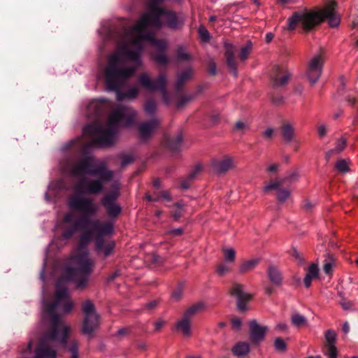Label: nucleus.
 I'll return each mask as SVG.
<instances>
[{
  "instance_id": "37",
  "label": "nucleus",
  "mask_w": 358,
  "mask_h": 358,
  "mask_svg": "<svg viewBox=\"0 0 358 358\" xmlns=\"http://www.w3.org/2000/svg\"><path fill=\"white\" fill-rule=\"evenodd\" d=\"M291 321L293 325L301 327L306 324V318L299 313H294L291 316Z\"/></svg>"
},
{
  "instance_id": "54",
  "label": "nucleus",
  "mask_w": 358,
  "mask_h": 358,
  "mask_svg": "<svg viewBox=\"0 0 358 358\" xmlns=\"http://www.w3.org/2000/svg\"><path fill=\"white\" fill-rule=\"evenodd\" d=\"M327 352L325 355H328L329 358H337V348L335 345H330L326 347Z\"/></svg>"
},
{
  "instance_id": "27",
  "label": "nucleus",
  "mask_w": 358,
  "mask_h": 358,
  "mask_svg": "<svg viewBox=\"0 0 358 358\" xmlns=\"http://www.w3.org/2000/svg\"><path fill=\"white\" fill-rule=\"evenodd\" d=\"M280 129L282 137L285 142L289 143L292 141L294 134V129L289 122L283 121Z\"/></svg>"
},
{
  "instance_id": "16",
  "label": "nucleus",
  "mask_w": 358,
  "mask_h": 358,
  "mask_svg": "<svg viewBox=\"0 0 358 358\" xmlns=\"http://www.w3.org/2000/svg\"><path fill=\"white\" fill-rule=\"evenodd\" d=\"M322 59L320 55L314 57L310 62L307 69V77L309 81L314 84L320 78L322 69Z\"/></svg>"
},
{
  "instance_id": "28",
  "label": "nucleus",
  "mask_w": 358,
  "mask_h": 358,
  "mask_svg": "<svg viewBox=\"0 0 358 358\" xmlns=\"http://www.w3.org/2000/svg\"><path fill=\"white\" fill-rule=\"evenodd\" d=\"M115 92L117 94V99L119 101H122L125 99H134L139 94V90L136 87H131L124 92H121L120 90Z\"/></svg>"
},
{
  "instance_id": "53",
  "label": "nucleus",
  "mask_w": 358,
  "mask_h": 358,
  "mask_svg": "<svg viewBox=\"0 0 358 358\" xmlns=\"http://www.w3.org/2000/svg\"><path fill=\"white\" fill-rule=\"evenodd\" d=\"M242 324V320L238 317H234L231 320V328L235 331H240Z\"/></svg>"
},
{
  "instance_id": "10",
  "label": "nucleus",
  "mask_w": 358,
  "mask_h": 358,
  "mask_svg": "<svg viewBox=\"0 0 358 358\" xmlns=\"http://www.w3.org/2000/svg\"><path fill=\"white\" fill-rule=\"evenodd\" d=\"M120 195L118 187L113 185L111 189L101 199V203L111 220L117 219L122 211L121 206L117 202Z\"/></svg>"
},
{
  "instance_id": "9",
  "label": "nucleus",
  "mask_w": 358,
  "mask_h": 358,
  "mask_svg": "<svg viewBox=\"0 0 358 358\" xmlns=\"http://www.w3.org/2000/svg\"><path fill=\"white\" fill-rule=\"evenodd\" d=\"M82 311L84 318L81 325V333L91 337L99 326V316L90 300H86L83 303Z\"/></svg>"
},
{
  "instance_id": "30",
  "label": "nucleus",
  "mask_w": 358,
  "mask_h": 358,
  "mask_svg": "<svg viewBox=\"0 0 358 358\" xmlns=\"http://www.w3.org/2000/svg\"><path fill=\"white\" fill-rule=\"evenodd\" d=\"M190 321L182 316L176 324V329L180 331L185 336H189L191 334Z\"/></svg>"
},
{
  "instance_id": "64",
  "label": "nucleus",
  "mask_w": 358,
  "mask_h": 358,
  "mask_svg": "<svg viewBox=\"0 0 358 358\" xmlns=\"http://www.w3.org/2000/svg\"><path fill=\"white\" fill-rule=\"evenodd\" d=\"M171 296L173 299L176 300H179L182 296V289L180 287H178L173 292Z\"/></svg>"
},
{
  "instance_id": "42",
  "label": "nucleus",
  "mask_w": 358,
  "mask_h": 358,
  "mask_svg": "<svg viewBox=\"0 0 358 358\" xmlns=\"http://www.w3.org/2000/svg\"><path fill=\"white\" fill-rule=\"evenodd\" d=\"M274 347L275 349L280 352H285L287 350V344L280 337L275 338Z\"/></svg>"
},
{
  "instance_id": "4",
  "label": "nucleus",
  "mask_w": 358,
  "mask_h": 358,
  "mask_svg": "<svg viewBox=\"0 0 358 358\" xmlns=\"http://www.w3.org/2000/svg\"><path fill=\"white\" fill-rule=\"evenodd\" d=\"M136 111L131 107L117 106L110 115L106 129L101 123H92L84 131L92 138V144L96 147H109L113 145L119 124L124 122L126 126L133 124Z\"/></svg>"
},
{
  "instance_id": "21",
  "label": "nucleus",
  "mask_w": 358,
  "mask_h": 358,
  "mask_svg": "<svg viewBox=\"0 0 358 358\" xmlns=\"http://www.w3.org/2000/svg\"><path fill=\"white\" fill-rule=\"evenodd\" d=\"M211 166L215 173L223 174L232 168L233 161L230 157L224 156L221 159L213 160Z\"/></svg>"
},
{
  "instance_id": "22",
  "label": "nucleus",
  "mask_w": 358,
  "mask_h": 358,
  "mask_svg": "<svg viewBox=\"0 0 358 358\" xmlns=\"http://www.w3.org/2000/svg\"><path fill=\"white\" fill-rule=\"evenodd\" d=\"M159 125V120L156 118L141 123L139 126L140 138L146 141L151 136L153 130Z\"/></svg>"
},
{
  "instance_id": "1",
  "label": "nucleus",
  "mask_w": 358,
  "mask_h": 358,
  "mask_svg": "<svg viewBox=\"0 0 358 358\" xmlns=\"http://www.w3.org/2000/svg\"><path fill=\"white\" fill-rule=\"evenodd\" d=\"M69 207L73 210L81 212L82 214L76 220L73 218L72 213H65L63 221L68 225L63 227L62 236L66 239H70L80 229L92 227L96 231L102 234H113L114 231L113 224L108 220L101 222L99 219H92L98 212V206L93 200L79 194H73L69 197Z\"/></svg>"
},
{
  "instance_id": "24",
  "label": "nucleus",
  "mask_w": 358,
  "mask_h": 358,
  "mask_svg": "<svg viewBox=\"0 0 358 358\" xmlns=\"http://www.w3.org/2000/svg\"><path fill=\"white\" fill-rule=\"evenodd\" d=\"M267 275L270 282L275 286L279 287L282 282V275L281 272L274 266L268 267Z\"/></svg>"
},
{
  "instance_id": "35",
  "label": "nucleus",
  "mask_w": 358,
  "mask_h": 358,
  "mask_svg": "<svg viewBox=\"0 0 358 358\" xmlns=\"http://www.w3.org/2000/svg\"><path fill=\"white\" fill-rule=\"evenodd\" d=\"M144 110L147 115H153L157 110V103L154 99H148L144 104Z\"/></svg>"
},
{
  "instance_id": "46",
  "label": "nucleus",
  "mask_w": 358,
  "mask_h": 358,
  "mask_svg": "<svg viewBox=\"0 0 358 358\" xmlns=\"http://www.w3.org/2000/svg\"><path fill=\"white\" fill-rule=\"evenodd\" d=\"M335 168L338 171L343 172V173H346L349 171L348 164L347 162L343 159H341L336 162V164L335 165Z\"/></svg>"
},
{
  "instance_id": "61",
  "label": "nucleus",
  "mask_w": 358,
  "mask_h": 358,
  "mask_svg": "<svg viewBox=\"0 0 358 358\" xmlns=\"http://www.w3.org/2000/svg\"><path fill=\"white\" fill-rule=\"evenodd\" d=\"M208 71L210 75L215 76L217 73L216 64L215 62H211L208 66Z\"/></svg>"
},
{
  "instance_id": "48",
  "label": "nucleus",
  "mask_w": 358,
  "mask_h": 358,
  "mask_svg": "<svg viewBox=\"0 0 358 358\" xmlns=\"http://www.w3.org/2000/svg\"><path fill=\"white\" fill-rule=\"evenodd\" d=\"M334 258L329 256V259H325L323 265V270L326 274H330L332 271Z\"/></svg>"
},
{
  "instance_id": "50",
  "label": "nucleus",
  "mask_w": 358,
  "mask_h": 358,
  "mask_svg": "<svg viewBox=\"0 0 358 358\" xmlns=\"http://www.w3.org/2000/svg\"><path fill=\"white\" fill-rule=\"evenodd\" d=\"M143 40L141 38L139 34H136V36L132 41V45L137 48V50H143Z\"/></svg>"
},
{
  "instance_id": "25",
  "label": "nucleus",
  "mask_w": 358,
  "mask_h": 358,
  "mask_svg": "<svg viewBox=\"0 0 358 358\" xmlns=\"http://www.w3.org/2000/svg\"><path fill=\"white\" fill-rule=\"evenodd\" d=\"M36 358H56V351L41 342L36 350Z\"/></svg>"
},
{
  "instance_id": "12",
  "label": "nucleus",
  "mask_w": 358,
  "mask_h": 358,
  "mask_svg": "<svg viewBox=\"0 0 358 358\" xmlns=\"http://www.w3.org/2000/svg\"><path fill=\"white\" fill-rule=\"evenodd\" d=\"M244 285L238 282H233L229 291L231 296L236 297V306L239 311L245 312L248 310L247 303L252 300V294L244 292Z\"/></svg>"
},
{
  "instance_id": "55",
  "label": "nucleus",
  "mask_w": 358,
  "mask_h": 358,
  "mask_svg": "<svg viewBox=\"0 0 358 358\" xmlns=\"http://www.w3.org/2000/svg\"><path fill=\"white\" fill-rule=\"evenodd\" d=\"M319 269L316 264H312L308 268L307 273L310 275L315 278H317L318 275Z\"/></svg>"
},
{
  "instance_id": "45",
  "label": "nucleus",
  "mask_w": 358,
  "mask_h": 358,
  "mask_svg": "<svg viewBox=\"0 0 358 358\" xmlns=\"http://www.w3.org/2000/svg\"><path fill=\"white\" fill-rule=\"evenodd\" d=\"M121 159V166L123 168L134 162V158L131 155L122 154L119 155Z\"/></svg>"
},
{
  "instance_id": "59",
  "label": "nucleus",
  "mask_w": 358,
  "mask_h": 358,
  "mask_svg": "<svg viewBox=\"0 0 358 358\" xmlns=\"http://www.w3.org/2000/svg\"><path fill=\"white\" fill-rule=\"evenodd\" d=\"M183 233H184V229L182 227L173 229L169 230L168 231V234L173 236H180L182 235Z\"/></svg>"
},
{
  "instance_id": "31",
  "label": "nucleus",
  "mask_w": 358,
  "mask_h": 358,
  "mask_svg": "<svg viewBox=\"0 0 358 358\" xmlns=\"http://www.w3.org/2000/svg\"><path fill=\"white\" fill-rule=\"evenodd\" d=\"M201 171V166L197 165L194 170L188 175L187 178L181 180L180 187L183 189H187L191 185L192 181L195 178L196 176Z\"/></svg>"
},
{
  "instance_id": "51",
  "label": "nucleus",
  "mask_w": 358,
  "mask_h": 358,
  "mask_svg": "<svg viewBox=\"0 0 358 358\" xmlns=\"http://www.w3.org/2000/svg\"><path fill=\"white\" fill-rule=\"evenodd\" d=\"M152 44L157 48V51L165 52L167 48L165 41L161 39L155 38Z\"/></svg>"
},
{
  "instance_id": "29",
  "label": "nucleus",
  "mask_w": 358,
  "mask_h": 358,
  "mask_svg": "<svg viewBox=\"0 0 358 358\" xmlns=\"http://www.w3.org/2000/svg\"><path fill=\"white\" fill-rule=\"evenodd\" d=\"M231 351L236 357H243L250 352V348L248 343L240 341L232 348Z\"/></svg>"
},
{
  "instance_id": "14",
  "label": "nucleus",
  "mask_w": 358,
  "mask_h": 358,
  "mask_svg": "<svg viewBox=\"0 0 358 358\" xmlns=\"http://www.w3.org/2000/svg\"><path fill=\"white\" fill-rule=\"evenodd\" d=\"M148 26L154 27L152 17L149 15H143L138 23L134 27V31L141 35L143 41H148L152 44L156 38L152 32L145 31Z\"/></svg>"
},
{
  "instance_id": "47",
  "label": "nucleus",
  "mask_w": 358,
  "mask_h": 358,
  "mask_svg": "<svg viewBox=\"0 0 358 358\" xmlns=\"http://www.w3.org/2000/svg\"><path fill=\"white\" fill-rule=\"evenodd\" d=\"M176 57L179 61H188L190 55L184 52L182 47H179L176 50Z\"/></svg>"
},
{
  "instance_id": "36",
  "label": "nucleus",
  "mask_w": 358,
  "mask_h": 358,
  "mask_svg": "<svg viewBox=\"0 0 358 358\" xmlns=\"http://www.w3.org/2000/svg\"><path fill=\"white\" fill-rule=\"evenodd\" d=\"M325 348L330 345H335L336 341V334L333 329H328L325 331Z\"/></svg>"
},
{
  "instance_id": "52",
  "label": "nucleus",
  "mask_w": 358,
  "mask_h": 358,
  "mask_svg": "<svg viewBox=\"0 0 358 358\" xmlns=\"http://www.w3.org/2000/svg\"><path fill=\"white\" fill-rule=\"evenodd\" d=\"M151 5L150 10L148 13H145L144 15H149L150 16H152L155 14V12L154 11L155 8H160L159 6V4L162 2L164 0H150Z\"/></svg>"
},
{
  "instance_id": "19",
  "label": "nucleus",
  "mask_w": 358,
  "mask_h": 358,
  "mask_svg": "<svg viewBox=\"0 0 358 358\" xmlns=\"http://www.w3.org/2000/svg\"><path fill=\"white\" fill-rule=\"evenodd\" d=\"M224 56L226 58V64L230 72L234 77L238 76L237 62L235 57V47L231 43H225Z\"/></svg>"
},
{
  "instance_id": "39",
  "label": "nucleus",
  "mask_w": 358,
  "mask_h": 358,
  "mask_svg": "<svg viewBox=\"0 0 358 358\" xmlns=\"http://www.w3.org/2000/svg\"><path fill=\"white\" fill-rule=\"evenodd\" d=\"M290 196V192L285 188H280L277 192V199L279 202H285Z\"/></svg>"
},
{
  "instance_id": "15",
  "label": "nucleus",
  "mask_w": 358,
  "mask_h": 358,
  "mask_svg": "<svg viewBox=\"0 0 358 358\" xmlns=\"http://www.w3.org/2000/svg\"><path fill=\"white\" fill-rule=\"evenodd\" d=\"M249 327V340L252 345H259L264 341L268 331L266 326L260 325L255 320H251L248 323Z\"/></svg>"
},
{
  "instance_id": "23",
  "label": "nucleus",
  "mask_w": 358,
  "mask_h": 358,
  "mask_svg": "<svg viewBox=\"0 0 358 358\" xmlns=\"http://www.w3.org/2000/svg\"><path fill=\"white\" fill-rule=\"evenodd\" d=\"M193 76V70L192 68H187L182 73H178L175 83V89L177 92H180L184 84L191 80Z\"/></svg>"
},
{
  "instance_id": "56",
  "label": "nucleus",
  "mask_w": 358,
  "mask_h": 358,
  "mask_svg": "<svg viewBox=\"0 0 358 358\" xmlns=\"http://www.w3.org/2000/svg\"><path fill=\"white\" fill-rule=\"evenodd\" d=\"M229 268L224 264H221L218 265L217 267V273L220 276L224 275L227 272H229Z\"/></svg>"
},
{
  "instance_id": "2",
  "label": "nucleus",
  "mask_w": 358,
  "mask_h": 358,
  "mask_svg": "<svg viewBox=\"0 0 358 358\" xmlns=\"http://www.w3.org/2000/svg\"><path fill=\"white\" fill-rule=\"evenodd\" d=\"M62 279H60L56 284L54 301L43 303L44 310L50 318V331L47 337L53 341H59L71 354L70 358H78V343L76 341L67 342L70 327L63 323L60 316L55 312L57 308H61L64 313H69L73 306V302L67 299V288L62 286Z\"/></svg>"
},
{
  "instance_id": "6",
  "label": "nucleus",
  "mask_w": 358,
  "mask_h": 358,
  "mask_svg": "<svg viewBox=\"0 0 358 358\" xmlns=\"http://www.w3.org/2000/svg\"><path fill=\"white\" fill-rule=\"evenodd\" d=\"M136 71L134 67L124 66L121 54L115 51L108 57L103 69L106 89L110 92L117 91L131 78Z\"/></svg>"
},
{
  "instance_id": "38",
  "label": "nucleus",
  "mask_w": 358,
  "mask_h": 358,
  "mask_svg": "<svg viewBox=\"0 0 358 358\" xmlns=\"http://www.w3.org/2000/svg\"><path fill=\"white\" fill-rule=\"evenodd\" d=\"M252 45L250 41H248L246 45L241 48L239 54V58L241 61H245L250 53Z\"/></svg>"
},
{
  "instance_id": "11",
  "label": "nucleus",
  "mask_w": 358,
  "mask_h": 358,
  "mask_svg": "<svg viewBox=\"0 0 358 358\" xmlns=\"http://www.w3.org/2000/svg\"><path fill=\"white\" fill-rule=\"evenodd\" d=\"M138 80L143 88L150 92L159 91L163 94H166L167 81L164 75L159 74L156 79L152 80L147 73H142Z\"/></svg>"
},
{
  "instance_id": "41",
  "label": "nucleus",
  "mask_w": 358,
  "mask_h": 358,
  "mask_svg": "<svg viewBox=\"0 0 358 358\" xmlns=\"http://www.w3.org/2000/svg\"><path fill=\"white\" fill-rule=\"evenodd\" d=\"M224 261L231 263L235 260L236 252L234 249H223Z\"/></svg>"
},
{
  "instance_id": "32",
  "label": "nucleus",
  "mask_w": 358,
  "mask_h": 358,
  "mask_svg": "<svg viewBox=\"0 0 358 358\" xmlns=\"http://www.w3.org/2000/svg\"><path fill=\"white\" fill-rule=\"evenodd\" d=\"M259 262V259H250V260L245 261V262H243L240 265L239 273L243 274V273H246L249 271H252L258 265Z\"/></svg>"
},
{
  "instance_id": "40",
  "label": "nucleus",
  "mask_w": 358,
  "mask_h": 358,
  "mask_svg": "<svg viewBox=\"0 0 358 358\" xmlns=\"http://www.w3.org/2000/svg\"><path fill=\"white\" fill-rule=\"evenodd\" d=\"M140 52L139 50H129L127 49L125 50V54L128 59L133 62H138L140 59Z\"/></svg>"
},
{
  "instance_id": "3",
  "label": "nucleus",
  "mask_w": 358,
  "mask_h": 358,
  "mask_svg": "<svg viewBox=\"0 0 358 358\" xmlns=\"http://www.w3.org/2000/svg\"><path fill=\"white\" fill-rule=\"evenodd\" d=\"M71 173L73 176H83L90 175L96 176L98 178L89 179L83 178L76 185L78 190L91 195H97L104 189V185L111 181L114 176L113 171L109 170L104 162L94 164L93 158L87 156L76 162L71 169Z\"/></svg>"
},
{
  "instance_id": "33",
  "label": "nucleus",
  "mask_w": 358,
  "mask_h": 358,
  "mask_svg": "<svg viewBox=\"0 0 358 358\" xmlns=\"http://www.w3.org/2000/svg\"><path fill=\"white\" fill-rule=\"evenodd\" d=\"M203 308V303H197L192 306H190L188 309L185 310V312L183 313L184 317L185 318H187L189 320H192V318L198 313L199 312L202 308Z\"/></svg>"
},
{
  "instance_id": "13",
  "label": "nucleus",
  "mask_w": 358,
  "mask_h": 358,
  "mask_svg": "<svg viewBox=\"0 0 358 358\" xmlns=\"http://www.w3.org/2000/svg\"><path fill=\"white\" fill-rule=\"evenodd\" d=\"M111 234H102L100 231H96V237L94 240L96 251L99 257L106 258L113 254L115 243L114 241H106L103 237L110 236Z\"/></svg>"
},
{
  "instance_id": "63",
  "label": "nucleus",
  "mask_w": 358,
  "mask_h": 358,
  "mask_svg": "<svg viewBox=\"0 0 358 358\" xmlns=\"http://www.w3.org/2000/svg\"><path fill=\"white\" fill-rule=\"evenodd\" d=\"M313 278V276L308 275V273L306 274V276L303 280L306 287L308 288L310 286Z\"/></svg>"
},
{
  "instance_id": "58",
  "label": "nucleus",
  "mask_w": 358,
  "mask_h": 358,
  "mask_svg": "<svg viewBox=\"0 0 358 358\" xmlns=\"http://www.w3.org/2000/svg\"><path fill=\"white\" fill-rule=\"evenodd\" d=\"M340 304L344 310H350L353 306L352 302L345 299H343L340 302Z\"/></svg>"
},
{
  "instance_id": "44",
  "label": "nucleus",
  "mask_w": 358,
  "mask_h": 358,
  "mask_svg": "<svg viewBox=\"0 0 358 358\" xmlns=\"http://www.w3.org/2000/svg\"><path fill=\"white\" fill-rule=\"evenodd\" d=\"M249 129L250 126L248 123L242 121H238L236 122L233 130L234 131H239L241 134H243L245 131L248 130Z\"/></svg>"
},
{
  "instance_id": "7",
  "label": "nucleus",
  "mask_w": 358,
  "mask_h": 358,
  "mask_svg": "<svg viewBox=\"0 0 358 358\" xmlns=\"http://www.w3.org/2000/svg\"><path fill=\"white\" fill-rule=\"evenodd\" d=\"M73 266L67 267L65 271V278L69 281H74L78 289H84L88 283V276L92 272L93 262L90 259L89 252L86 250L80 252L73 257Z\"/></svg>"
},
{
  "instance_id": "60",
  "label": "nucleus",
  "mask_w": 358,
  "mask_h": 358,
  "mask_svg": "<svg viewBox=\"0 0 358 358\" xmlns=\"http://www.w3.org/2000/svg\"><path fill=\"white\" fill-rule=\"evenodd\" d=\"M314 206H315V204L313 203H312L311 201L305 200L303 202L302 208L303 210H305L306 211H310L313 209V208L314 207Z\"/></svg>"
},
{
  "instance_id": "43",
  "label": "nucleus",
  "mask_w": 358,
  "mask_h": 358,
  "mask_svg": "<svg viewBox=\"0 0 358 358\" xmlns=\"http://www.w3.org/2000/svg\"><path fill=\"white\" fill-rule=\"evenodd\" d=\"M283 180L282 179H277L275 181L271 182L268 185L264 187V190L265 192H268L272 189H280V186L283 185Z\"/></svg>"
},
{
  "instance_id": "18",
  "label": "nucleus",
  "mask_w": 358,
  "mask_h": 358,
  "mask_svg": "<svg viewBox=\"0 0 358 358\" xmlns=\"http://www.w3.org/2000/svg\"><path fill=\"white\" fill-rule=\"evenodd\" d=\"M183 142V136L181 131L173 136H165L163 141L164 147L173 154L181 151Z\"/></svg>"
},
{
  "instance_id": "17",
  "label": "nucleus",
  "mask_w": 358,
  "mask_h": 358,
  "mask_svg": "<svg viewBox=\"0 0 358 358\" xmlns=\"http://www.w3.org/2000/svg\"><path fill=\"white\" fill-rule=\"evenodd\" d=\"M290 73L287 70L281 69L279 66H274L271 76L273 88L285 86L290 78Z\"/></svg>"
},
{
  "instance_id": "34",
  "label": "nucleus",
  "mask_w": 358,
  "mask_h": 358,
  "mask_svg": "<svg viewBox=\"0 0 358 358\" xmlns=\"http://www.w3.org/2000/svg\"><path fill=\"white\" fill-rule=\"evenodd\" d=\"M152 58L157 64L161 66H166L169 62V60L166 57L165 52L156 51L153 53Z\"/></svg>"
},
{
  "instance_id": "26",
  "label": "nucleus",
  "mask_w": 358,
  "mask_h": 358,
  "mask_svg": "<svg viewBox=\"0 0 358 358\" xmlns=\"http://www.w3.org/2000/svg\"><path fill=\"white\" fill-rule=\"evenodd\" d=\"M80 230H84L79 240L80 248H85L92 241L94 236H96V231L91 227H88L87 229H80Z\"/></svg>"
},
{
  "instance_id": "20",
  "label": "nucleus",
  "mask_w": 358,
  "mask_h": 358,
  "mask_svg": "<svg viewBox=\"0 0 358 358\" xmlns=\"http://www.w3.org/2000/svg\"><path fill=\"white\" fill-rule=\"evenodd\" d=\"M88 116L99 120L106 112L105 103L103 101L93 100L87 106Z\"/></svg>"
},
{
  "instance_id": "62",
  "label": "nucleus",
  "mask_w": 358,
  "mask_h": 358,
  "mask_svg": "<svg viewBox=\"0 0 358 358\" xmlns=\"http://www.w3.org/2000/svg\"><path fill=\"white\" fill-rule=\"evenodd\" d=\"M271 99H272V102L275 105H280L283 101V98L278 94H276V95L272 94Z\"/></svg>"
},
{
  "instance_id": "5",
  "label": "nucleus",
  "mask_w": 358,
  "mask_h": 358,
  "mask_svg": "<svg viewBox=\"0 0 358 358\" xmlns=\"http://www.w3.org/2000/svg\"><path fill=\"white\" fill-rule=\"evenodd\" d=\"M337 4L331 1L321 11H311L307 8L294 12L287 20V29L289 31L296 29L301 23L303 30L308 32L320 24L324 19L327 20L331 27H336L340 24V17L335 12Z\"/></svg>"
},
{
  "instance_id": "8",
  "label": "nucleus",
  "mask_w": 358,
  "mask_h": 358,
  "mask_svg": "<svg viewBox=\"0 0 358 358\" xmlns=\"http://www.w3.org/2000/svg\"><path fill=\"white\" fill-rule=\"evenodd\" d=\"M154 11L155 14L152 17L155 28L161 29L162 27V16L164 17V23L170 29H181L185 24V17L182 14H178L173 10L156 7L154 8Z\"/></svg>"
},
{
  "instance_id": "49",
  "label": "nucleus",
  "mask_w": 358,
  "mask_h": 358,
  "mask_svg": "<svg viewBox=\"0 0 358 358\" xmlns=\"http://www.w3.org/2000/svg\"><path fill=\"white\" fill-rule=\"evenodd\" d=\"M198 32H199L200 37L201 38V39L203 41L207 42L209 41L210 34H209L208 31L207 30V29L204 26H203V25L200 26L199 27Z\"/></svg>"
},
{
  "instance_id": "57",
  "label": "nucleus",
  "mask_w": 358,
  "mask_h": 358,
  "mask_svg": "<svg viewBox=\"0 0 358 358\" xmlns=\"http://www.w3.org/2000/svg\"><path fill=\"white\" fill-rule=\"evenodd\" d=\"M346 145V140L344 138H341L338 140L337 142L336 146L335 148L336 152H340L344 150Z\"/></svg>"
}]
</instances>
